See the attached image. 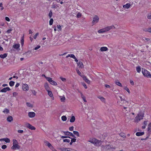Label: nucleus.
Instances as JSON below:
<instances>
[{
    "instance_id": "nucleus-1",
    "label": "nucleus",
    "mask_w": 151,
    "mask_h": 151,
    "mask_svg": "<svg viewBox=\"0 0 151 151\" xmlns=\"http://www.w3.org/2000/svg\"><path fill=\"white\" fill-rule=\"evenodd\" d=\"M115 28L116 27L114 25H112L110 26H108L106 27L103 28L99 30L98 31V32L99 33H105L111 29H115Z\"/></svg>"
},
{
    "instance_id": "nucleus-2",
    "label": "nucleus",
    "mask_w": 151,
    "mask_h": 151,
    "mask_svg": "<svg viewBox=\"0 0 151 151\" xmlns=\"http://www.w3.org/2000/svg\"><path fill=\"white\" fill-rule=\"evenodd\" d=\"M13 146L11 147V149L12 150H19L20 148L18 142L16 139L12 140Z\"/></svg>"
},
{
    "instance_id": "nucleus-3",
    "label": "nucleus",
    "mask_w": 151,
    "mask_h": 151,
    "mask_svg": "<svg viewBox=\"0 0 151 151\" xmlns=\"http://www.w3.org/2000/svg\"><path fill=\"white\" fill-rule=\"evenodd\" d=\"M144 117V114L141 112L139 113L135 117L134 122L135 123H138L141 119H142Z\"/></svg>"
},
{
    "instance_id": "nucleus-4",
    "label": "nucleus",
    "mask_w": 151,
    "mask_h": 151,
    "mask_svg": "<svg viewBox=\"0 0 151 151\" xmlns=\"http://www.w3.org/2000/svg\"><path fill=\"white\" fill-rule=\"evenodd\" d=\"M89 142L96 146H100L102 144V142L101 140H98L95 138L91 139L89 141Z\"/></svg>"
},
{
    "instance_id": "nucleus-5",
    "label": "nucleus",
    "mask_w": 151,
    "mask_h": 151,
    "mask_svg": "<svg viewBox=\"0 0 151 151\" xmlns=\"http://www.w3.org/2000/svg\"><path fill=\"white\" fill-rule=\"evenodd\" d=\"M142 73L143 75L145 77L147 78H151V74L150 73L144 69H142Z\"/></svg>"
},
{
    "instance_id": "nucleus-6",
    "label": "nucleus",
    "mask_w": 151,
    "mask_h": 151,
    "mask_svg": "<svg viewBox=\"0 0 151 151\" xmlns=\"http://www.w3.org/2000/svg\"><path fill=\"white\" fill-rule=\"evenodd\" d=\"M104 148L106 149H114L116 148V146L115 145L108 144L104 146Z\"/></svg>"
},
{
    "instance_id": "nucleus-7",
    "label": "nucleus",
    "mask_w": 151,
    "mask_h": 151,
    "mask_svg": "<svg viewBox=\"0 0 151 151\" xmlns=\"http://www.w3.org/2000/svg\"><path fill=\"white\" fill-rule=\"evenodd\" d=\"M45 145L48 146V147L52 151H57L52 145L48 141H45Z\"/></svg>"
},
{
    "instance_id": "nucleus-8",
    "label": "nucleus",
    "mask_w": 151,
    "mask_h": 151,
    "mask_svg": "<svg viewBox=\"0 0 151 151\" xmlns=\"http://www.w3.org/2000/svg\"><path fill=\"white\" fill-rule=\"evenodd\" d=\"M46 78L47 80V81L51 84L54 86H56L58 84L56 82L52 80L51 78L50 77Z\"/></svg>"
},
{
    "instance_id": "nucleus-9",
    "label": "nucleus",
    "mask_w": 151,
    "mask_h": 151,
    "mask_svg": "<svg viewBox=\"0 0 151 151\" xmlns=\"http://www.w3.org/2000/svg\"><path fill=\"white\" fill-rule=\"evenodd\" d=\"M99 20V17L96 15L93 18V20L92 22V24L93 25L98 22Z\"/></svg>"
},
{
    "instance_id": "nucleus-10",
    "label": "nucleus",
    "mask_w": 151,
    "mask_h": 151,
    "mask_svg": "<svg viewBox=\"0 0 151 151\" xmlns=\"http://www.w3.org/2000/svg\"><path fill=\"white\" fill-rule=\"evenodd\" d=\"M22 89L23 91H27L29 89L28 85L26 83L23 84L22 86Z\"/></svg>"
},
{
    "instance_id": "nucleus-11",
    "label": "nucleus",
    "mask_w": 151,
    "mask_h": 151,
    "mask_svg": "<svg viewBox=\"0 0 151 151\" xmlns=\"http://www.w3.org/2000/svg\"><path fill=\"white\" fill-rule=\"evenodd\" d=\"M25 126L27 127L32 130H35L36 129L34 127L28 123H26L25 124Z\"/></svg>"
},
{
    "instance_id": "nucleus-12",
    "label": "nucleus",
    "mask_w": 151,
    "mask_h": 151,
    "mask_svg": "<svg viewBox=\"0 0 151 151\" xmlns=\"http://www.w3.org/2000/svg\"><path fill=\"white\" fill-rule=\"evenodd\" d=\"M44 86L47 91L51 90V88L49 86V85L47 83H45L44 84Z\"/></svg>"
},
{
    "instance_id": "nucleus-13",
    "label": "nucleus",
    "mask_w": 151,
    "mask_h": 151,
    "mask_svg": "<svg viewBox=\"0 0 151 151\" xmlns=\"http://www.w3.org/2000/svg\"><path fill=\"white\" fill-rule=\"evenodd\" d=\"M35 116V114L33 112H29L28 113V116L30 118L34 117Z\"/></svg>"
},
{
    "instance_id": "nucleus-14",
    "label": "nucleus",
    "mask_w": 151,
    "mask_h": 151,
    "mask_svg": "<svg viewBox=\"0 0 151 151\" xmlns=\"http://www.w3.org/2000/svg\"><path fill=\"white\" fill-rule=\"evenodd\" d=\"M11 90L10 88L9 87H6L4 88L1 89V91L2 92L5 93L7 91H9Z\"/></svg>"
},
{
    "instance_id": "nucleus-15",
    "label": "nucleus",
    "mask_w": 151,
    "mask_h": 151,
    "mask_svg": "<svg viewBox=\"0 0 151 151\" xmlns=\"http://www.w3.org/2000/svg\"><path fill=\"white\" fill-rule=\"evenodd\" d=\"M48 93V95L51 97L52 99L53 100L54 99V97L53 96V94L52 93V91L51 90L47 91Z\"/></svg>"
},
{
    "instance_id": "nucleus-16",
    "label": "nucleus",
    "mask_w": 151,
    "mask_h": 151,
    "mask_svg": "<svg viewBox=\"0 0 151 151\" xmlns=\"http://www.w3.org/2000/svg\"><path fill=\"white\" fill-rule=\"evenodd\" d=\"M131 6V5L129 3H127L126 4L123 5V8L124 9H128Z\"/></svg>"
},
{
    "instance_id": "nucleus-17",
    "label": "nucleus",
    "mask_w": 151,
    "mask_h": 151,
    "mask_svg": "<svg viewBox=\"0 0 151 151\" xmlns=\"http://www.w3.org/2000/svg\"><path fill=\"white\" fill-rule=\"evenodd\" d=\"M98 98L100 99L102 102L104 103H106V99L103 97L101 96H99L98 97Z\"/></svg>"
},
{
    "instance_id": "nucleus-18",
    "label": "nucleus",
    "mask_w": 151,
    "mask_h": 151,
    "mask_svg": "<svg viewBox=\"0 0 151 151\" xmlns=\"http://www.w3.org/2000/svg\"><path fill=\"white\" fill-rule=\"evenodd\" d=\"M108 48L106 47H102L100 48V50L101 52H103L108 51Z\"/></svg>"
},
{
    "instance_id": "nucleus-19",
    "label": "nucleus",
    "mask_w": 151,
    "mask_h": 151,
    "mask_svg": "<svg viewBox=\"0 0 151 151\" xmlns=\"http://www.w3.org/2000/svg\"><path fill=\"white\" fill-rule=\"evenodd\" d=\"M59 97L60 98V100L61 102H64L65 101L66 99L64 95L63 96H60Z\"/></svg>"
},
{
    "instance_id": "nucleus-20",
    "label": "nucleus",
    "mask_w": 151,
    "mask_h": 151,
    "mask_svg": "<svg viewBox=\"0 0 151 151\" xmlns=\"http://www.w3.org/2000/svg\"><path fill=\"white\" fill-rule=\"evenodd\" d=\"M77 64L78 66L79 67V68H83L84 67V65L81 62L79 61L77 63Z\"/></svg>"
},
{
    "instance_id": "nucleus-21",
    "label": "nucleus",
    "mask_w": 151,
    "mask_h": 151,
    "mask_svg": "<svg viewBox=\"0 0 151 151\" xmlns=\"http://www.w3.org/2000/svg\"><path fill=\"white\" fill-rule=\"evenodd\" d=\"M7 120L8 122H11L13 120L12 117L11 116H8L7 118Z\"/></svg>"
},
{
    "instance_id": "nucleus-22",
    "label": "nucleus",
    "mask_w": 151,
    "mask_h": 151,
    "mask_svg": "<svg viewBox=\"0 0 151 151\" xmlns=\"http://www.w3.org/2000/svg\"><path fill=\"white\" fill-rule=\"evenodd\" d=\"M60 150L61 151H73L72 150L69 148H60Z\"/></svg>"
},
{
    "instance_id": "nucleus-23",
    "label": "nucleus",
    "mask_w": 151,
    "mask_h": 151,
    "mask_svg": "<svg viewBox=\"0 0 151 151\" xmlns=\"http://www.w3.org/2000/svg\"><path fill=\"white\" fill-rule=\"evenodd\" d=\"M76 119L74 116H72L70 119V121L71 123H73L74 122L75 120Z\"/></svg>"
},
{
    "instance_id": "nucleus-24",
    "label": "nucleus",
    "mask_w": 151,
    "mask_h": 151,
    "mask_svg": "<svg viewBox=\"0 0 151 151\" xmlns=\"http://www.w3.org/2000/svg\"><path fill=\"white\" fill-rule=\"evenodd\" d=\"M144 134V132H137L136 135L137 136H140L143 135Z\"/></svg>"
},
{
    "instance_id": "nucleus-25",
    "label": "nucleus",
    "mask_w": 151,
    "mask_h": 151,
    "mask_svg": "<svg viewBox=\"0 0 151 151\" xmlns=\"http://www.w3.org/2000/svg\"><path fill=\"white\" fill-rule=\"evenodd\" d=\"M7 53H4L3 54H0V57L2 59H4L7 56Z\"/></svg>"
},
{
    "instance_id": "nucleus-26",
    "label": "nucleus",
    "mask_w": 151,
    "mask_h": 151,
    "mask_svg": "<svg viewBox=\"0 0 151 151\" xmlns=\"http://www.w3.org/2000/svg\"><path fill=\"white\" fill-rule=\"evenodd\" d=\"M3 112L4 114H8L9 112V111L8 109L5 108L4 109Z\"/></svg>"
},
{
    "instance_id": "nucleus-27",
    "label": "nucleus",
    "mask_w": 151,
    "mask_h": 151,
    "mask_svg": "<svg viewBox=\"0 0 151 151\" xmlns=\"http://www.w3.org/2000/svg\"><path fill=\"white\" fill-rule=\"evenodd\" d=\"M20 47V45L19 44H15L13 45V47L15 49H18Z\"/></svg>"
},
{
    "instance_id": "nucleus-28",
    "label": "nucleus",
    "mask_w": 151,
    "mask_h": 151,
    "mask_svg": "<svg viewBox=\"0 0 151 151\" xmlns=\"http://www.w3.org/2000/svg\"><path fill=\"white\" fill-rule=\"evenodd\" d=\"M81 97L82 98V99H83V101H84V102H86L87 101L86 99V97L82 93H81Z\"/></svg>"
},
{
    "instance_id": "nucleus-29",
    "label": "nucleus",
    "mask_w": 151,
    "mask_h": 151,
    "mask_svg": "<svg viewBox=\"0 0 151 151\" xmlns=\"http://www.w3.org/2000/svg\"><path fill=\"white\" fill-rule=\"evenodd\" d=\"M115 83L117 85H118L120 87H122V86L121 83H120L119 81H116L115 82Z\"/></svg>"
},
{
    "instance_id": "nucleus-30",
    "label": "nucleus",
    "mask_w": 151,
    "mask_h": 151,
    "mask_svg": "<svg viewBox=\"0 0 151 151\" xmlns=\"http://www.w3.org/2000/svg\"><path fill=\"white\" fill-rule=\"evenodd\" d=\"M3 141L6 143H9L10 142V139L8 138H4Z\"/></svg>"
},
{
    "instance_id": "nucleus-31",
    "label": "nucleus",
    "mask_w": 151,
    "mask_h": 151,
    "mask_svg": "<svg viewBox=\"0 0 151 151\" xmlns=\"http://www.w3.org/2000/svg\"><path fill=\"white\" fill-rule=\"evenodd\" d=\"M136 70L137 72L138 73H139L141 70V68L140 66H138L136 67Z\"/></svg>"
},
{
    "instance_id": "nucleus-32",
    "label": "nucleus",
    "mask_w": 151,
    "mask_h": 151,
    "mask_svg": "<svg viewBox=\"0 0 151 151\" xmlns=\"http://www.w3.org/2000/svg\"><path fill=\"white\" fill-rule=\"evenodd\" d=\"M61 119L63 121H65L67 119V117L65 116H63L61 117Z\"/></svg>"
},
{
    "instance_id": "nucleus-33",
    "label": "nucleus",
    "mask_w": 151,
    "mask_h": 151,
    "mask_svg": "<svg viewBox=\"0 0 151 151\" xmlns=\"http://www.w3.org/2000/svg\"><path fill=\"white\" fill-rule=\"evenodd\" d=\"M24 37H22L21 38V45L22 46H23L24 44Z\"/></svg>"
},
{
    "instance_id": "nucleus-34",
    "label": "nucleus",
    "mask_w": 151,
    "mask_h": 151,
    "mask_svg": "<svg viewBox=\"0 0 151 151\" xmlns=\"http://www.w3.org/2000/svg\"><path fill=\"white\" fill-rule=\"evenodd\" d=\"M73 133L74 134L76 135L78 137H80V135L79 132L78 131H73Z\"/></svg>"
},
{
    "instance_id": "nucleus-35",
    "label": "nucleus",
    "mask_w": 151,
    "mask_h": 151,
    "mask_svg": "<svg viewBox=\"0 0 151 151\" xmlns=\"http://www.w3.org/2000/svg\"><path fill=\"white\" fill-rule=\"evenodd\" d=\"M124 88L126 91L129 93H130V92L128 88H127V86H124Z\"/></svg>"
},
{
    "instance_id": "nucleus-36",
    "label": "nucleus",
    "mask_w": 151,
    "mask_h": 151,
    "mask_svg": "<svg viewBox=\"0 0 151 151\" xmlns=\"http://www.w3.org/2000/svg\"><path fill=\"white\" fill-rule=\"evenodd\" d=\"M14 82L12 81H11L9 83V85L11 86H12L14 85Z\"/></svg>"
},
{
    "instance_id": "nucleus-37",
    "label": "nucleus",
    "mask_w": 151,
    "mask_h": 151,
    "mask_svg": "<svg viewBox=\"0 0 151 151\" xmlns=\"http://www.w3.org/2000/svg\"><path fill=\"white\" fill-rule=\"evenodd\" d=\"M53 19L52 18H51L49 21V25H51L53 23Z\"/></svg>"
},
{
    "instance_id": "nucleus-38",
    "label": "nucleus",
    "mask_w": 151,
    "mask_h": 151,
    "mask_svg": "<svg viewBox=\"0 0 151 151\" xmlns=\"http://www.w3.org/2000/svg\"><path fill=\"white\" fill-rule=\"evenodd\" d=\"M151 129V122L148 125L147 130L148 131H150Z\"/></svg>"
},
{
    "instance_id": "nucleus-39",
    "label": "nucleus",
    "mask_w": 151,
    "mask_h": 151,
    "mask_svg": "<svg viewBox=\"0 0 151 151\" xmlns=\"http://www.w3.org/2000/svg\"><path fill=\"white\" fill-rule=\"evenodd\" d=\"M119 135L121 137L123 138H125L126 137L125 134L123 133H120Z\"/></svg>"
},
{
    "instance_id": "nucleus-40",
    "label": "nucleus",
    "mask_w": 151,
    "mask_h": 151,
    "mask_svg": "<svg viewBox=\"0 0 151 151\" xmlns=\"http://www.w3.org/2000/svg\"><path fill=\"white\" fill-rule=\"evenodd\" d=\"M76 70L77 72V73L81 77V76H82L83 75H81V72L79 71V70L78 69H76Z\"/></svg>"
},
{
    "instance_id": "nucleus-41",
    "label": "nucleus",
    "mask_w": 151,
    "mask_h": 151,
    "mask_svg": "<svg viewBox=\"0 0 151 151\" xmlns=\"http://www.w3.org/2000/svg\"><path fill=\"white\" fill-rule=\"evenodd\" d=\"M26 105L27 106L30 107H33V105L29 103H27Z\"/></svg>"
},
{
    "instance_id": "nucleus-42",
    "label": "nucleus",
    "mask_w": 151,
    "mask_h": 151,
    "mask_svg": "<svg viewBox=\"0 0 151 151\" xmlns=\"http://www.w3.org/2000/svg\"><path fill=\"white\" fill-rule=\"evenodd\" d=\"M60 79L63 82H66V78H63L62 77H60Z\"/></svg>"
},
{
    "instance_id": "nucleus-43",
    "label": "nucleus",
    "mask_w": 151,
    "mask_h": 151,
    "mask_svg": "<svg viewBox=\"0 0 151 151\" xmlns=\"http://www.w3.org/2000/svg\"><path fill=\"white\" fill-rule=\"evenodd\" d=\"M18 95V93L16 92H14L13 93V96L16 97Z\"/></svg>"
},
{
    "instance_id": "nucleus-44",
    "label": "nucleus",
    "mask_w": 151,
    "mask_h": 151,
    "mask_svg": "<svg viewBox=\"0 0 151 151\" xmlns=\"http://www.w3.org/2000/svg\"><path fill=\"white\" fill-rule=\"evenodd\" d=\"M57 27L58 29V31H61V29H62L60 25H57Z\"/></svg>"
},
{
    "instance_id": "nucleus-45",
    "label": "nucleus",
    "mask_w": 151,
    "mask_h": 151,
    "mask_svg": "<svg viewBox=\"0 0 151 151\" xmlns=\"http://www.w3.org/2000/svg\"><path fill=\"white\" fill-rule=\"evenodd\" d=\"M31 92L35 96L36 95L37 92L35 90H32Z\"/></svg>"
},
{
    "instance_id": "nucleus-46",
    "label": "nucleus",
    "mask_w": 151,
    "mask_h": 151,
    "mask_svg": "<svg viewBox=\"0 0 151 151\" xmlns=\"http://www.w3.org/2000/svg\"><path fill=\"white\" fill-rule=\"evenodd\" d=\"M12 30V29H9L6 32V33L7 34H9L11 32V31Z\"/></svg>"
},
{
    "instance_id": "nucleus-47",
    "label": "nucleus",
    "mask_w": 151,
    "mask_h": 151,
    "mask_svg": "<svg viewBox=\"0 0 151 151\" xmlns=\"http://www.w3.org/2000/svg\"><path fill=\"white\" fill-rule=\"evenodd\" d=\"M52 12L51 11H50L49 14V18H51L52 17Z\"/></svg>"
},
{
    "instance_id": "nucleus-48",
    "label": "nucleus",
    "mask_w": 151,
    "mask_h": 151,
    "mask_svg": "<svg viewBox=\"0 0 151 151\" xmlns=\"http://www.w3.org/2000/svg\"><path fill=\"white\" fill-rule=\"evenodd\" d=\"M81 77L82 78H83V80L85 81H86V79H87V78H88L86 76H85L84 75H83L82 76H81Z\"/></svg>"
},
{
    "instance_id": "nucleus-49",
    "label": "nucleus",
    "mask_w": 151,
    "mask_h": 151,
    "mask_svg": "<svg viewBox=\"0 0 151 151\" xmlns=\"http://www.w3.org/2000/svg\"><path fill=\"white\" fill-rule=\"evenodd\" d=\"M81 14L79 12L76 15L77 17V18L80 17H81Z\"/></svg>"
},
{
    "instance_id": "nucleus-50",
    "label": "nucleus",
    "mask_w": 151,
    "mask_h": 151,
    "mask_svg": "<svg viewBox=\"0 0 151 151\" xmlns=\"http://www.w3.org/2000/svg\"><path fill=\"white\" fill-rule=\"evenodd\" d=\"M63 141L64 142H70V140L69 139H64Z\"/></svg>"
},
{
    "instance_id": "nucleus-51",
    "label": "nucleus",
    "mask_w": 151,
    "mask_h": 151,
    "mask_svg": "<svg viewBox=\"0 0 151 151\" xmlns=\"http://www.w3.org/2000/svg\"><path fill=\"white\" fill-rule=\"evenodd\" d=\"M39 35V33H36L35 35H34L33 36V38L35 39H36L37 37V36Z\"/></svg>"
},
{
    "instance_id": "nucleus-52",
    "label": "nucleus",
    "mask_w": 151,
    "mask_h": 151,
    "mask_svg": "<svg viewBox=\"0 0 151 151\" xmlns=\"http://www.w3.org/2000/svg\"><path fill=\"white\" fill-rule=\"evenodd\" d=\"M148 121H145L143 123V125H145V126L147 125L148 124Z\"/></svg>"
},
{
    "instance_id": "nucleus-53",
    "label": "nucleus",
    "mask_w": 151,
    "mask_h": 151,
    "mask_svg": "<svg viewBox=\"0 0 151 151\" xmlns=\"http://www.w3.org/2000/svg\"><path fill=\"white\" fill-rule=\"evenodd\" d=\"M40 47V45H37L36 47H35L34 50H36Z\"/></svg>"
},
{
    "instance_id": "nucleus-54",
    "label": "nucleus",
    "mask_w": 151,
    "mask_h": 151,
    "mask_svg": "<svg viewBox=\"0 0 151 151\" xmlns=\"http://www.w3.org/2000/svg\"><path fill=\"white\" fill-rule=\"evenodd\" d=\"M146 31L151 33V27H149L147 28Z\"/></svg>"
},
{
    "instance_id": "nucleus-55",
    "label": "nucleus",
    "mask_w": 151,
    "mask_h": 151,
    "mask_svg": "<svg viewBox=\"0 0 151 151\" xmlns=\"http://www.w3.org/2000/svg\"><path fill=\"white\" fill-rule=\"evenodd\" d=\"M6 147L7 146L6 145H3L1 146V148L3 149H5Z\"/></svg>"
},
{
    "instance_id": "nucleus-56",
    "label": "nucleus",
    "mask_w": 151,
    "mask_h": 151,
    "mask_svg": "<svg viewBox=\"0 0 151 151\" xmlns=\"http://www.w3.org/2000/svg\"><path fill=\"white\" fill-rule=\"evenodd\" d=\"M17 132L19 133H23L24 132V131L22 130H17Z\"/></svg>"
},
{
    "instance_id": "nucleus-57",
    "label": "nucleus",
    "mask_w": 151,
    "mask_h": 151,
    "mask_svg": "<svg viewBox=\"0 0 151 151\" xmlns=\"http://www.w3.org/2000/svg\"><path fill=\"white\" fill-rule=\"evenodd\" d=\"M85 81L88 84H89L90 83V81L88 78Z\"/></svg>"
},
{
    "instance_id": "nucleus-58",
    "label": "nucleus",
    "mask_w": 151,
    "mask_h": 151,
    "mask_svg": "<svg viewBox=\"0 0 151 151\" xmlns=\"http://www.w3.org/2000/svg\"><path fill=\"white\" fill-rule=\"evenodd\" d=\"M75 56L74 54H70V57L72 58H75Z\"/></svg>"
},
{
    "instance_id": "nucleus-59",
    "label": "nucleus",
    "mask_w": 151,
    "mask_h": 151,
    "mask_svg": "<svg viewBox=\"0 0 151 151\" xmlns=\"http://www.w3.org/2000/svg\"><path fill=\"white\" fill-rule=\"evenodd\" d=\"M147 18L148 19H151V14H148L147 16Z\"/></svg>"
},
{
    "instance_id": "nucleus-60",
    "label": "nucleus",
    "mask_w": 151,
    "mask_h": 151,
    "mask_svg": "<svg viewBox=\"0 0 151 151\" xmlns=\"http://www.w3.org/2000/svg\"><path fill=\"white\" fill-rule=\"evenodd\" d=\"M82 85L83 86V87H84L85 88H87V87L86 86V84H85L84 83H82Z\"/></svg>"
},
{
    "instance_id": "nucleus-61",
    "label": "nucleus",
    "mask_w": 151,
    "mask_h": 151,
    "mask_svg": "<svg viewBox=\"0 0 151 151\" xmlns=\"http://www.w3.org/2000/svg\"><path fill=\"white\" fill-rule=\"evenodd\" d=\"M74 127L73 126H72L70 127L69 128V130L70 131H73V130Z\"/></svg>"
},
{
    "instance_id": "nucleus-62",
    "label": "nucleus",
    "mask_w": 151,
    "mask_h": 151,
    "mask_svg": "<svg viewBox=\"0 0 151 151\" xmlns=\"http://www.w3.org/2000/svg\"><path fill=\"white\" fill-rule=\"evenodd\" d=\"M5 20L8 22H9L10 20L9 18L7 17H5Z\"/></svg>"
},
{
    "instance_id": "nucleus-63",
    "label": "nucleus",
    "mask_w": 151,
    "mask_h": 151,
    "mask_svg": "<svg viewBox=\"0 0 151 151\" xmlns=\"http://www.w3.org/2000/svg\"><path fill=\"white\" fill-rule=\"evenodd\" d=\"M130 83L131 85H134V82L132 80H130Z\"/></svg>"
},
{
    "instance_id": "nucleus-64",
    "label": "nucleus",
    "mask_w": 151,
    "mask_h": 151,
    "mask_svg": "<svg viewBox=\"0 0 151 151\" xmlns=\"http://www.w3.org/2000/svg\"><path fill=\"white\" fill-rule=\"evenodd\" d=\"M76 139L73 138V139H71V141L73 143V142H75L76 141Z\"/></svg>"
}]
</instances>
